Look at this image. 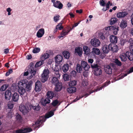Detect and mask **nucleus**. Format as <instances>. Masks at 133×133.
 Returning <instances> with one entry per match:
<instances>
[{
  "instance_id": "obj_1",
  "label": "nucleus",
  "mask_w": 133,
  "mask_h": 133,
  "mask_svg": "<svg viewBox=\"0 0 133 133\" xmlns=\"http://www.w3.org/2000/svg\"><path fill=\"white\" fill-rule=\"evenodd\" d=\"M33 82L30 81L28 82L26 79L21 80L18 83V91L21 95H23L26 92L28 91L31 89V86Z\"/></svg>"
},
{
  "instance_id": "obj_33",
  "label": "nucleus",
  "mask_w": 133,
  "mask_h": 133,
  "mask_svg": "<svg viewBox=\"0 0 133 133\" xmlns=\"http://www.w3.org/2000/svg\"><path fill=\"white\" fill-rule=\"evenodd\" d=\"M127 26V21L124 20H122L120 24V26L121 28L124 29Z\"/></svg>"
},
{
  "instance_id": "obj_57",
  "label": "nucleus",
  "mask_w": 133,
  "mask_h": 133,
  "mask_svg": "<svg viewBox=\"0 0 133 133\" xmlns=\"http://www.w3.org/2000/svg\"><path fill=\"white\" fill-rule=\"evenodd\" d=\"M99 3L100 5L103 6H104L105 5V3L103 0H100L99 1Z\"/></svg>"
},
{
  "instance_id": "obj_63",
  "label": "nucleus",
  "mask_w": 133,
  "mask_h": 133,
  "mask_svg": "<svg viewBox=\"0 0 133 133\" xmlns=\"http://www.w3.org/2000/svg\"><path fill=\"white\" fill-rule=\"evenodd\" d=\"M82 84L83 86H86L88 84V83L87 81H85L82 82Z\"/></svg>"
},
{
  "instance_id": "obj_42",
  "label": "nucleus",
  "mask_w": 133,
  "mask_h": 133,
  "mask_svg": "<svg viewBox=\"0 0 133 133\" xmlns=\"http://www.w3.org/2000/svg\"><path fill=\"white\" fill-rule=\"evenodd\" d=\"M63 54L66 59H68L70 55V53L67 51H64L63 52Z\"/></svg>"
},
{
  "instance_id": "obj_19",
  "label": "nucleus",
  "mask_w": 133,
  "mask_h": 133,
  "mask_svg": "<svg viewBox=\"0 0 133 133\" xmlns=\"http://www.w3.org/2000/svg\"><path fill=\"white\" fill-rule=\"evenodd\" d=\"M63 59V57L62 55H58L55 58V61L57 64H59L62 62Z\"/></svg>"
},
{
  "instance_id": "obj_28",
  "label": "nucleus",
  "mask_w": 133,
  "mask_h": 133,
  "mask_svg": "<svg viewBox=\"0 0 133 133\" xmlns=\"http://www.w3.org/2000/svg\"><path fill=\"white\" fill-rule=\"evenodd\" d=\"M56 86L55 90L57 91H59L62 89V83L59 82L57 83V84L54 85Z\"/></svg>"
},
{
  "instance_id": "obj_2",
  "label": "nucleus",
  "mask_w": 133,
  "mask_h": 133,
  "mask_svg": "<svg viewBox=\"0 0 133 133\" xmlns=\"http://www.w3.org/2000/svg\"><path fill=\"white\" fill-rule=\"evenodd\" d=\"M54 114L53 112L50 111L48 114L45 115V117L42 116L39 117L37 121L35 122V124L36 125L42 124L43 122L45 121L46 118H48L51 117Z\"/></svg>"
},
{
  "instance_id": "obj_47",
  "label": "nucleus",
  "mask_w": 133,
  "mask_h": 133,
  "mask_svg": "<svg viewBox=\"0 0 133 133\" xmlns=\"http://www.w3.org/2000/svg\"><path fill=\"white\" fill-rule=\"evenodd\" d=\"M117 19L115 17L112 18L110 20V24L112 25L115 23L117 21Z\"/></svg>"
},
{
  "instance_id": "obj_30",
  "label": "nucleus",
  "mask_w": 133,
  "mask_h": 133,
  "mask_svg": "<svg viewBox=\"0 0 133 133\" xmlns=\"http://www.w3.org/2000/svg\"><path fill=\"white\" fill-rule=\"evenodd\" d=\"M67 90L69 93H74L76 92V88L74 87H70L67 88Z\"/></svg>"
},
{
  "instance_id": "obj_35",
  "label": "nucleus",
  "mask_w": 133,
  "mask_h": 133,
  "mask_svg": "<svg viewBox=\"0 0 133 133\" xmlns=\"http://www.w3.org/2000/svg\"><path fill=\"white\" fill-rule=\"evenodd\" d=\"M105 72L108 74H110L112 73L111 68L109 65H108L106 67H105Z\"/></svg>"
},
{
  "instance_id": "obj_14",
  "label": "nucleus",
  "mask_w": 133,
  "mask_h": 133,
  "mask_svg": "<svg viewBox=\"0 0 133 133\" xmlns=\"http://www.w3.org/2000/svg\"><path fill=\"white\" fill-rule=\"evenodd\" d=\"M114 28V26L112 25L105 28L104 33V35H105L106 37H107L110 34V33L111 30V29Z\"/></svg>"
},
{
  "instance_id": "obj_61",
  "label": "nucleus",
  "mask_w": 133,
  "mask_h": 133,
  "mask_svg": "<svg viewBox=\"0 0 133 133\" xmlns=\"http://www.w3.org/2000/svg\"><path fill=\"white\" fill-rule=\"evenodd\" d=\"M69 14L71 18H73L75 16V15L72 13L71 12H70L69 13Z\"/></svg>"
},
{
  "instance_id": "obj_49",
  "label": "nucleus",
  "mask_w": 133,
  "mask_h": 133,
  "mask_svg": "<svg viewBox=\"0 0 133 133\" xmlns=\"http://www.w3.org/2000/svg\"><path fill=\"white\" fill-rule=\"evenodd\" d=\"M8 87V85L7 84H4L1 87L0 89L1 91H3L5 90Z\"/></svg>"
},
{
  "instance_id": "obj_55",
  "label": "nucleus",
  "mask_w": 133,
  "mask_h": 133,
  "mask_svg": "<svg viewBox=\"0 0 133 133\" xmlns=\"http://www.w3.org/2000/svg\"><path fill=\"white\" fill-rule=\"evenodd\" d=\"M60 16L59 15H57L55 16H54V20L55 22H57L59 20V18Z\"/></svg>"
},
{
  "instance_id": "obj_27",
  "label": "nucleus",
  "mask_w": 133,
  "mask_h": 133,
  "mask_svg": "<svg viewBox=\"0 0 133 133\" xmlns=\"http://www.w3.org/2000/svg\"><path fill=\"white\" fill-rule=\"evenodd\" d=\"M59 78V77H57L56 76L52 77L51 81L52 84L54 85L57 84V83L59 82L58 79V78Z\"/></svg>"
},
{
  "instance_id": "obj_8",
  "label": "nucleus",
  "mask_w": 133,
  "mask_h": 133,
  "mask_svg": "<svg viewBox=\"0 0 133 133\" xmlns=\"http://www.w3.org/2000/svg\"><path fill=\"white\" fill-rule=\"evenodd\" d=\"M32 131V130L31 128H23L16 130V133H27Z\"/></svg>"
},
{
  "instance_id": "obj_39",
  "label": "nucleus",
  "mask_w": 133,
  "mask_h": 133,
  "mask_svg": "<svg viewBox=\"0 0 133 133\" xmlns=\"http://www.w3.org/2000/svg\"><path fill=\"white\" fill-rule=\"evenodd\" d=\"M120 58L121 59V60L122 61L125 62L126 61L127 59V58L125 54V53H123L121 54L120 56Z\"/></svg>"
},
{
  "instance_id": "obj_45",
  "label": "nucleus",
  "mask_w": 133,
  "mask_h": 133,
  "mask_svg": "<svg viewBox=\"0 0 133 133\" xmlns=\"http://www.w3.org/2000/svg\"><path fill=\"white\" fill-rule=\"evenodd\" d=\"M44 61L43 60H41L40 61L37 62L35 65V66L37 68L40 66L44 63Z\"/></svg>"
},
{
  "instance_id": "obj_64",
  "label": "nucleus",
  "mask_w": 133,
  "mask_h": 133,
  "mask_svg": "<svg viewBox=\"0 0 133 133\" xmlns=\"http://www.w3.org/2000/svg\"><path fill=\"white\" fill-rule=\"evenodd\" d=\"M76 12L77 13L81 14L82 12V10L80 9L79 10H76Z\"/></svg>"
},
{
  "instance_id": "obj_22",
  "label": "nucleus",
  "mask_w": 133,
  "mask_h": 133,
  "mask_svg": "<svg viewBox=\"0 0 133 133\" xmlns=\"http://www.w3.org/2000/svg\"><path fill=\"white\" fill-rule=\"evenodd\" d=\"M50 99L47 97L44 100H41V102L43 106L45 107L47 104L50 103Z\"/></svg>"
},
{
  "instance_id": "obj_29",
  "label": "nucleus",
  "mask_w": 133,
  "mask_h": 133,
  "mask_svg": "<svg viewBox=\"0 0 133 133\" xmlns=\"http://www.w3.org/2000/svg\"><path fill=\"white\" fill-rule=\"evenodd\" d=\"M127 58L130 61L133 60V54L131 52L127 51L125 53Z\"/></svg>"
},
{
  "instance_id": "obj_37",
  "label": "nucleus",
  "mask_w": 133,
  "mask_h": 133,
  "mask_svg": "<svg viewBox=\"0 0 133 133\" xmlns=\"http://www.w3.org/2000/svg\"><path fill=\"white\" fill-rule=\"evenodd\" d=\"M76 70L78 73H81L82 71V68L81 65L77 64L76 66Z\"/></svg>"
},
{
  "instance_id": "obj_43",
  "label": "nucleus",
  "mask_w": 133,
  "mask_h": 133,
  "mask_svg": "<svg viewBox=\"0 0 133 133\" xmlns=\"http://www.w3.org/2000/svg\"><path fill=\"white\" fill-rule=\"evenodd\" d=\"M77 82L76 81L74 80L70 81L69 82V85L70 86H74L76 85L77 84Z\"/></svg>"
},
{
  "instance_id": "obj_46",
  "label": "nucleus",
  "mask_w": 133,
  "mask_h": 133,
  "mask_svg": "<svg viewBox=\"0 0 133 133\" xmlns=\"http://www.w3.org/2000/svg\"><path fill=\"white\" fill-rule=\"evenodd\" d=\"M114 28L111 29V30H113V33L115 35H116L118 31V27L117 26H114Z\"/></svg>"
},
{
  "instance_id": "obj_60",
  "label": "nucleus",
  "mask_w": 133,
  "mask_h": 133,
  "mask_svg": "<svg viewBox=\"0 0 133 133\" xmlns=\"http://www.w3.org/2000/svg\"><path fill=\"white\" fill-rule=\"evenodd\" d=\"M84 97V96H81L77 97L74 100V101L76 102Z\"/></svg>"
},
{
  "instance_id": "obj_54",
  "label": "nucleus",
  "mask_w": 133,
  "mask_h": 133,
  "mask_svg": "<svg viewBox=\"0 0 133 133\" xmlns=\"http://www.w3.org/2000/svg\"><path fill=\"white\" fill-rule=\"evenodd\" d=\"M62 24L61 23H60L56 26L60 30H61L63 28V27L62 25Z\"/></svg>"
},
{
  "instance_id": "obj_38",
  "label": "nucleus",
  "mask_w": 133,
  "mask_h": 133,
  "mask_svg": "<svg viewBox=\"0 0 133 133\" xmlns=\"http://www.w3.org/2000/svg\"><path fill=\"white\" fill-rule=\"evenodd\" d=\"M113 62L116 65L118 66H121L122 65V63L118 60L117 58H115Z\"/></svg>"
},
{
  "instance_id": "obj_4",
  "label": "nucleus",
  "mask_w": 133,
  "mask_h": 133,
  "mask_svg": "<svg viewBox=\"0 0 133 133\" xmlns=\"http://www.w3.org/2000/svg\"><path fill=\"white\" fill-rule=\"evenodd\" d=\"M49 73V70L47 68H45L42 74L41 81L42 82L44 83L47 80Z\"/></svg>"
},
{
  "instance_id": "obj_6",
  "label": "nucleus",
  "mask_w": 133,
  "mask_h": 133,
  "mask_svg": "<svg viewBox=\"0 0 133 133\" xmlns=\"http://www.w3.org/2000/svg\"><path fill=\"white\" fill-rule=\"evenodd\" d=\"M72 29V28H71L70 26L65 28L61 32L60 35V37H63L66 35Z\"/></svg>"
},
{
  "instance_id": "obj_11",
  "label": "nucleus",
  "mask_w": 133,
  "mask_h": 133,
  "mask_svg": "<svg viewBox=\"0 0 133 133\" xmlns=\"http://www.w3.org/2000/svg\"><path fill=\"white\" fill-rule=\"evenodd\" d=\"M42 88V84L39 81H37L35 83V90L38 92L41 90Z\"/></svg>"
},
{
  "instance_id": "obj_51",
  "label": "nucleus",
  "mask_w": 133,
  "mask_h": 133,
  "mask_svg": "<svg viewBox=\"0 0 133 133\" xmlns=\"http://www.w3.org/2000/svg\"><path fill=\"white\" fill-rule=\"evenodd\" d=\"M40 51V49L39 48H36L34 49L32 52L34 53H36L39 52Z\"/></svg>"
},
{
  "instance_id": "obj_10",
  "label": "nucleus",
  "mask_w": 133,
  "mask_h": 133,
  "mask_svg": "<svg viewBox=\"0 0 133 133\" xmlns=\"http://www.w3.org/2000/svg\"><path fill=\"white\" fill-rule=\"evenodd\" d=\"M19 110L24 115L26 114L29 112L26 107L24 105H21L19 106Z\"/></svg>"
},
{
  "instance_id": "obj_18",
  "label": "nucleus",
  "mask_w": 133,
  "mask_h": 133,
  "mask_svg": "<svg viewBox=\"0 0 133 133\" xmlns=\"http://www.w3.org/2000/svg\"><path fill=\"white\" fill-rule=\"evenodd\" d=\"M12 101L14 102H17L19 98V95L16 92H14L11 96Z\"/></svg>"
},
{
  "instance_id": "obj_52",
  "label": "nucleus",
  "mask_w": 133,
  "mask_h": 133,
  "mask_svg": "<svg viewBox=\"0 0 133 133\" xmlns=\"http://www.w3.org/2000/svg\"><path fill=\"white\" fill-rule=\"evenodd\" d=\"M26 106L27 110H28L29 111V110H30L31 108L32 109L33 106H32L31 104L29 103L28 104H27Z\"/></svg>"
},
{
  "instance_id": "obj_21",
  "label": "nucleus",
  "mask_w": 133,
  "mask_h": 133,
  "mask_svg": "<svg viewBox=\"0 0 133 133\" xmlns=\"http://www.w3.org/2000/svg\"><path fill=\"white\" fill-rule=\"evenodd\" d=\"M94 75L95 76H99L101 75L102 73L101 67L97 69L94 70Z\"/></svg>"
},
{
  "instance_id": "obj_26",
  "label": "nucleus",
  "mask_w": 133,
  "mask_h": 133,
  "mask_svg": "<svg viewBox=\"0 0 133 133\" xmlns=\"http://www.w3.org/2000/svg\"><path fill=\"white\" fill-rule=\"evenodd\" d=\"M69 66L67 63H66L63 65L61 67V69L64 72H66L68 70L69 68Z\"/></svg>"
},
{
  "instance_id": "obj_34",
  "label": "nucleus",
  "mask_w": 133,
  "mask_h": 133,
  "mask_svg": "<svg viewBox=\"0 0 133 133\" xmlns=\"http://www.w3.org/2000/svg\"><path fill=\"white\" fill-rule=\"evenodd\" d=\"M83 51L84 52V54L86 55H87L89 54L90 52V50L89 48L87 46H84Z\"/></svg>"
},
{
  "instance_id": "obj_44",
  "label": "nucleus",
  "mask_w": 133,
  "mask_h": 133,
  "mask_svg": "<svg viewBox=\"0 0 133 133\" xmlns=\"http://www.w3.org/2000/svg\"><path fill=\"white\" fill-rule=\"evenodd\" d=\"M63 78L65 81H68L70 80V76L67 74H65L64 75Z\"/></svg>"
},
{
  "instance_id": "obj_40",
  "label": "nucleus",
  "mask_w": 133,
  "mask_h": 133,
  "mask_svg": "<svg viewBox=\"0 0 133 133\" xmlns=\"http://www.w3.org/2000/svg\"><path fill=\"white\" fill-rule=\"evenodd\" d=\"M60 104L59 101H58L57 99L53 101L51 103V105L54 107L56 106L58 104V105H59Z\"/></svg>"
},
{
  "instance_id": "obj_56",
  "label": "nucleus",
  "mask_w": 133,
  "mask_h": 133,
  "mask_svg": "<svg viewBox=\"0 0 133 133\" xmlns=\"http://www.w3.org/2000/svg\"><path fill=\"white\" fill-rule=\"evenodd\" d=\"M94 91H89V93H86L84 95H82V96H84H84L85 97H87L90 94L92 93Z\"/></svg>"
},
{
  "instance_id": "obj_32",
  "label": "nucleus",
  "mask_w": 133,
  "mask_h": 133,
  "mask_svg": "<svg viewBox=\"0 0 133 133\" xmlns=\"http://www.w3.org/2000/svg\"><path fill=\"white\" fill-rule=\"evenodd\" d=\"M82 49L80 47H76L75 49V53H77L79 56H81L82 55Z\"/></svg>"
},
{
  "instance_id": "obj_59",
  "label": "nucleus",
  "mask_w": 133,
  "mask_h": 133,
  "mask_svg": "<svg viewBox=\"0 0 133 133\" xmlns=\"http://www.w3.org/2000/svg\"><path fill=\"white\" fill-rule=\"evenodd\" d=\"M32 109L38 111L40 109V107L38 106H33Z\"/></svg>"
},
{
  "instance_id": "obj_17",
  "label": "nucleus",
  "mask_w": 133,
  "mask_h": 133,
  "mask_svg": "<svg viewBox=\"0 0 133 133\" xmlns=\"http://www.w3.org/2000/svg\"><path fill=\"white\" fill-rule=\"evenodd\" d=\"M54 6L59 9H62L63 6V4L59 1H57L53 3Z\"/></svg>"
},
{
  "instance_id": "obj_7",
  "label": "nucleus",
  "mask_w": 133,
  "mask_h": 133,
  "mask_svg": "<svg viewBox=\"0 0 133 133\" xmlns=\"http://www.w3.org/2000/svg\"><path fill=\"white\" fill-rule=\"evenodd\" d=\"M12 94L11 90L10 89L6 90L4 93L5 99L7 101L9 100L11 97V95Z\"/></svg>"
},
{
  "instance_id": "obj_48",
  "label": "nucleus",
  "mask_w": 133,
  "mask_h": 133,
  "mask_svg": "<svg viewBox=\"0 0 133 133\" xmlns=\"http://www.w3.org/2000/svg\"><path fill=\"white\" fill-rule=\"evenodd\" d=\"M93 51L94 53L97 54L99 55L100 53V52L99 50L96 48H93Z\"/></svg>"
},
{
  "instance_id": "obj_9",
  "label": "nucleus",
  "mask_w": 133,
  "mask_h": 133,
  "mask_svg": "<svg viewBox=\"0 0 133 133\" xmlns=\"http://www.w3.org/2000/svg\"><path fill=\"white\" fill-rule=\"evenodd\" d=\"M91 43L93 46L97 47L100 45L101 43L98 39L97 38H94L91 40Z\"/></svg>"
},
{
  "instance_id": "obj_24",
  "label": "nucleus",
  "mask_w": 133,
  "mask_h": 133,
  "mask_svg": "<svg viewBox=\"0 0 133 133\" xmlns=\"http://www.w3.org/2000/svg\"><path fill=\"white\" fill-rule=\"evenodd\" d=\"M44 33V29L41 28L39 29L37 33V36L38 38L42 37Z\"/></svg>"
},
{
  "instance_id": "obj_50",
  "label": "nucleus",
  "mask_w": 133,
  "mask_h": 133,
  "mask_svg": "<svg viewBox=\"0 0 133 133\" xmlns=\"http://www.w3.org/2000/svg\"><path fill=\"white\" fill-rule=\"evenodd\" d=\"M99 37L100 38H101L102 40H104L105 39L106 37L105 35H104V33H101L99 34Z\"/></svg>"
},
{
  "instance_id": "obj_53",
  "label": "nucleus",
  "mask_w": 133,
  "mask_h": 133,
  "mask_svg": "<svg viewBox=\"0 0 133 133\" xmlns=\"http://www.w3.org/2000/svg\"><path fill=\"white\" fill-rule=\"evenodd\" d=\"M49 57V55L48 53L44 54L42 56V57L44 58V60L48 58Z\"/></svg>"
},
{
  "instance_id": "obj_25",
  "label": "nucleus",
  "mask_w": 133,
  "mask_h": 133,
  "mask_svg": "<svg viewBox=\"0 0 133 133\" xmlns=\"http://www.w3.org/2000/svg\"><path fill=\"white\" fill-rule=\"evenodd\" d=\"M110 83V81H107L105 82L103 84L102 86L100 87L99 88H96L95 89V91H98L100 90H102L104 87H105L108 85Z\"/></svg>"
},
{
  "instance_id": "obj_36",
  "label": "nucleus",
  "mask_w": 133,
  "mask_h": 133,
  "mask_svg": "<svg viewBox=\"0 0 133 133\" xmlns=\"http://www.w3.org/2000/svg\"><path fill=\"white\" fill-rule=\"evenodd\" d=\"M16 121L18 122L21 123L22 120V118L21 116L18 113L16 114Z\"/></svg>"
},
{
  "instance_id": "obj_41",
  "label": "nucleus",
  "mask_w": 133,
  "mask_h": 133,
  "mask_svg": "<svg viewBox=\"0 0 133 133\" xmlns=\"http://www.w3.org/2000/svg\"><path fill=\"white\" fill-rule=\"evenodd\" d=\"M91 68L94 70L97 69L101 67L98 64L97 62L95 63H94L93 64H91Z\"/></svg>"
},
{
  "instance_id": "obj_5",
  "label": "nucleus",
  "mask_w": 133,
  "mask_h": 133,
  "mask_svg": "<svg viewBox=\"0 0 133 133\" xmlns=\"http://www.w3.org/2000/svg\"><path fill=\"white\" fill-rule=\"evenodd\" d=\"M49 73V70L47 68H45L42 74L41 81L42 82L44 83L47 80Z\"/></svg>"
},
{
  "instance_id": "obj_23",
  "label": "nucleus",
  "mask_w": 133,
  "mask_h": 133,
  "mask_svg": "<svg viewBox=\"0 0 133 133\" xmlns=\"http://www.w3.org/2000/svg\"><path fill=\"white\" fill-rule=\"evenodd\" d=\"M102 50L103 52L105 54H108L110 50L109 45H104L103 47Z\"/></svg>"
},
{
  "instance_id": "obj_13",
  "label": "nucleus",
  "mask_w": 133,
  "mask_h": 133,
  "mask_svg": "<svg viewBox=\"0 0 133 133\" xmlns=\"http://www.w3.org/2000/svg\"><path fill=\"white\" fill-rule=\"evenodd\" d=\"M110 51L114 52H117L118 50V48L117 46L115 44L111 43L109 44Z\"/></svg>"
},
{
  "instance_id": "obj_12",
  "label": "nucleus",
  "mask_w": 133,
  "mask_h": 133,
  "mask_svg": "<svg viewBox=\"0 0 133 133\" xmlns=\"http://www.w3.org/2000/svg\"><path fill=\"white\" fill-rule=\"evenodd\" d=\"M80 65L85 71H88L90 68V65L84 61H82Z\"/></svg>"
},
{
  "instance_id": "obj_15",
  "label": "nucleus",
  "mask_w": 133,
  "mask_h": 133,
  "mask_svg": "<svg viewBox=\"0 0 133 133\" xmlns=\"http://www.w3.org/2000/svg\"><path fill=\"white\" fill-rule=\"evenodd\" d=\"M60 67L57 65H55L54 68L52 69V70H53L55 72L54 76L57 77H60V75L59 73V70Z\"/></svg>"
},
{
  "instance_id": "obj_58",
  "label": "nucleus",
  "mask_w": 133,
  "mask_h": 133,
  "mask_svg": "<svg viewBox=\"0 0 133 133\" xmlns=\"http://www.w3.org/2000/svg\"><path fill=\"white\" fill-rule=\"evenodd\" d=\"M76 72L75 70H73L70 72V74L71 76H73L74 77L76 76Z\"/></svg>"
},
{
  "instance_id": "obj_16",
  "label": "nucleus",
  "mask_w": 133,
  "mask_h": 133,
  "mask_svg": "<svg viewBox=\"0 0 133 133\" xmlns=\"http://www.w3.org/2000/svg\"><path fill=\"white\" fill-rule=\"evenodd\" d=\"M56 91H48L46 94L47 97L50 99H52L54 96H56Z\"/></svg>"
},
{
  "instance_id": "obj_3",
  "label": "nucleus",
  "mask_w": 133,
  "mask_h": 133,
  "mask_svg": "<svg viewBox=\"0 0 133 133\" xmlns=\"http://www.w3.org/2000/svg\"><path fill=\"white\" fill-rule=\"evenodd\" d=\"M34 64L33 62H31L29 64V68L28 69L30 73L31 74V76L29 77V79L32 78L34 76L36 73V69L35 65L34 66Z\"/></svg>"
},
{
  "instance_id": "obj_62",
  "label": "nucleus",
  "mask_w": 133,
  "mask_h": 133,
  "mask_svg": "<svg viewBox=\"0 0 133 133\" xmlns=\"http://www.w3.org/2000/svg\"><path fill=\"white\" fill-rule=\"evenodd\" d=\"M88 62L89 63H90L91 64H92L94 61V60L90 58L88 59Z\"/></svg>"
},
{
  "instance_id": "obj_31",
  "label": "nucleus",
  "mask_w": 133,
  "mask_h": 133,
  "mask_svg": "<svg viewBox=\"0 0 133 133\" xmlns=\"http://www.w3.org/2000/svg\"><path fill=\"white\" fill-rule=\"evenodd\" d=\"M128 13L125 12H119L117 14V17L118 18H123L127 15Z\"/></svg>"
},
{
  "instance_id": "obj_20",
  "label": "nucleus",
  "mask_w": 133,
  "mask_h": 133,
  "mask_svg": "<svg viewBox=\"0 0 133 133\" xmlns=\"http://www.w3.org/2000/svg\"><path fill=\"white\" fill-rule=\"evenodd\" d=\"M110 39L111 43L112 44H115L117 43L118 38L115 36L111 35L110 36Z\"/></svg>"
}]
</instances>
